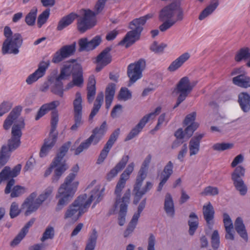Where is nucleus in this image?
Wrapping results in <instances>:
<instances>
[{"label": "nucleus", "instance_id": "7", "mask_svg": "<svg viewBox=\"0 0 250 250\" xmlns=\"http://www.w3.org/2000/svg\"><path fill=\"white\" fill-rule=\"evenodd\" d=\"M85 198H87L86 194L79 196L68 207L64 212L63 218L65 220L71 219L74 222L77 221L88 210L89 203L84 204L83 202Z\"/></svg>", "mask_w": 250, "mask_h": 250}, {"label": "nucleus", "instance_id": "1", "mask_svg": "<svg viewBox=\"0 0 250 250\" xmlns=\"http://www.w3.org/2000/svg\"><path fill=\"white\" fill-rule=\"evenodd\" d=\"M79 170V165L76 164L71 169L72 172L66 177L64 182L59 188L56 195V198L59 199L55 208L56 212L61 211L74 197L79 184L78 181H74Z\"/></svg>", "mask_w": 250, "mask_h": 250}, {"label": "nucleus", "instance_id": "22", "mask_svg": "<svg viewBox=\"0 0 250 250\" xmlns=\"http://www.w3.org/2000/svg\"><path fill=\"white\" fill-rule=\"evenodd\" d=\"M129 159V157L128 155L124 156L121 160L106 174L107 180L110 181L114 177L116 176L118 173L125 167L128 162Z\"/></svg>", "mask_w": 250, "mask_h": 250}, {"label": "nucleus", "instance_id": "52", "mask_svg": "<svg viewBox=\"0 0 250 250\" xmlns=\"http://www.w3.org/2000/svg\"><path fill=\"white\" fill-rule=\"evenodd\" d=\"M219 194V190L217 187L208 186L206 187L204 190L200 193L202 196H215Z\"/></svg>", "mask_w": 250, "mask_h": 250}, {"label": "nucleus", "instance_id": "3", "mask_svg": "<svg viewBox=\"0 0 250 250\" xmlns=\"http://www.w3.org/2000/svg\"><path fill=\"white\" fill-rule=\"evenodd\" d=\"M71 144V142L68 141L60 147L59 151L51 162L50 167L45 171L44 176L46 177L51 174L52 169L55 168L52 178L53 183L58 182L63 174L69 168L64 157L67 152Z\"/></svg>", "mask_w": 250, "mask_h": 250}, {"label": "nucleus", "instance_id": "49", "mask_svg": "<svg viewBox=\"0 0 250 250\" xmlns=\"http://www.w3.org/2000/svg\"><path fill=\"white\" fill-rule=\"evenodd\" d=\"M50 9H46L39 16L37 23L39 28H41L46 22L50 15Z\"/></svg>", "mask_w": 250, "mask_h": 250}, {"label": "nucleus", "instance_id": "5", "mask_svg": "<svg viewBox=\"0 0 250 250\" xmlns=\"http://www.w3.org/2000/svg\"><path fill=\"white\" fill-rule=\"evenodd\" d=\"M106 0H98L94 10L87 9L84 10L83 16L79 18L77 22L78 30L81 33H84L94 27L96 24V16L104 9Z\"/></svg>", "mask_w": 250, "mask_h": 250}, {"label": "nucleus", "instance_id": "26", "mask_svg": "<svg viewBox=\"0 0 250 250\" xmlns=\"http://www.w3.org/2000/svg\"><path fill=\"white\" fill-rule=\"evenodd\" d=\"M57 140V138H56L55 135H51V136H49V137L44 140V144L42 146L40 153V155L41 157H43L47 154L48 152L55 145Z\"/></svg>", "mask_w": 250, "mask_h": 250}, {"label": "nucleus", "instance_id": "50", "mask_svg": "<svg viewBox=\"0 0 250 250\" xmlns=\"http://www.w3.org/2000/svg\"><path fill=\"white\" fill-rule=\"evenodd\" d=\"M167 44L162 43L158 44L156 41L153 42L150 46V49L151 51L156 54L162 53L163 52L164 49L167 47Z\"/></svg>", "mask_w": 250, "mask_h": 250}, {"label": "nucleus", "instance_id": "62", "mask_svg": "<svg viewBox=\"0 0 250 250\" xmlns=\"http://www.w3.org/2000/svg\"><path fill=\"white\" fill-rule=\"evenodd\" d=\"M163 21L164 22L160 25L159 29L161 32H165L175 24L177 21L166 20Z\"/></svg>", "mask_w": 250, "mask_h": 250}, {"label": "nucleus", "instance_id": "31", "mask_svg": "<svg viewBox=\"0 0 250 250\" xmlns=\"http://www.w3.org/2000/svg\"><path fill=\"white\" fill-rule=\"evenodd\" d=\"M111 46L105 48L97 57L96 62H102L104 65L110 63L112 61V56L110 52L112 50Z\"/></svg>", "mask_w": 250, "mask_h": 250}, {"label": "nucleus", "instance_id": "63", "mask_svg": "<svg viewBox=\"0 0 250 250\" xmlns=\"http://www.w3.org/2000/svg\"><path fill=\"white\" fill-rule=\"evenodd\" d=\"M74 124L70 128L72 131H76L78 128L83 124L82 115H74Z\"/></svg>", "mask_w": 250, "mask_h": 250}, {"label": "nucleus", "instance_id": "56", "mask_svg": "<svg viewBox=\"0 0 250 250\" xmlns=\"http://www.w3.org/2000/svg\"><path fill=\"white\" fill-rule=\"evenodd\" d=\"M233 144L232 143H216L212 146L214 150L222 151L232 148Z\"/></svg>", "mask_w": 250, "mask_h": 250}, {"label": "nucleus", "instance_id": "59", "mask_svg": "<svg viewBox=\"0 0 250 250\" xmlns=\"http://www.w3.org/2000/svg\"><path fill=\"white\" fill-rule=\"evenodd\" d=\"M21 212H23L21 210V207L19 209L18 205L16 202H13L10 206V216L11 218H14L17 217Z\"/></svg>", "mask_w": 250, "mask_h": 250}, {"label": "nucleus", "instance_id": "33", "mask_svg": "<svg viewBox=\"0 0 250 250\" xmlns=\"http://www.w3.org/2000/svg\"><path fill=\"white\" fill-rule=\"evenodd\" d=\"M190 55L188 52L184 53L174 61L168 67L170 71H174L181 66L189 58Z\"/></svg>", "mask_w": 250, "mask_h": 250}, {"label": "nucleus", "instance_id": "34", "mask_svg": "<svg viewBox=\"0 0 250 250\" xmlns=\"http://www.w3.org/2000/svg\"><path fill=\"white\" fill-rule=\"evenodd\" d=\"M234 228L239 235L245 241H248V236L242 219L238 217L234 222Z\"/></svg>", "mask_w": 250, "mask_h": 250}, {"label": "nucleus", "instance_id": "64", "mask_svg": "<svg viewBox=\"0 0 250 250\" xmlns=\"http://www.w3.org/2000/svg\"><path fill=\"white\" fill-rule=\"evenodd\" d=\"M102 42V38L100 36H96L91 40L89 41V45H90L91 50L94 49L99 46Z\"/></svg>", "mask_w": 250, "mask_h": 250}, {"label": "nucleus", "instance_id": "35", "mask_svg": "<svg viewBox=\"0 0 250 250\" xmlns=\"http://www.w3.org/2000/svg\"><path fill=\"white\" fill-rule=\"evenodd\" d=\"M104 93L101 92L99 93L96 97L95 101L94 102L93 107L89 116V120H92L94 117L98 112L104 102Z\"/></svg>", "mask_w": 250, "mask_h": 250}, {"label": "nucleus", "instance_id": "12", "mask_svg": "<svg viewBox=\"0 0 250 250\" xmlns=\"http://www.w3.org/2000/svg\"><path fill=\"white\" fill-rule=\"evenodd\" d=\"M23 42V39L20 33H15L8 40H5L2 43L1 52L4 55L7 53L18 54L19 48L21 47Z\"/></svg>", "mask_w": 250, "mask_h": 250}, {"label": "nucleus", "instance_id": "16", "mask_svg": "<svg viewBox=\"0 0 250 250\" xmlns=\"http://www.w3.org/2000/svg\"><path fill=\"white\" fill-rule=\"evenodd\" d=\"M196 84V82L190 83L188 77H184L179 81L176 87L174 89L173 93L186 98Z\"/></svg>", "mask_w": 250, "mask_h": 250}, {"label": "nucleus", "instance_id": "8", "mask_svg": "<svg viewBox=\"0 0 250 250\" xmlns=\"http://www.w3.org/2000/svg\"><path fill=\"white\" fill-rule=\"evenodd\" d=\"M159 20L161 21L165 20H174L181 21L184 18V12L181 7V2L175 0L163 7L160 11Z\"/></svg>", "mask_w": 250, "mask_h": 250}, {"label": "nucleus", "instance_id": "19", "mask_svg": "<svg viewBox=\"0 0 250 250\" xmlns=\"http://www.w3.org/2000/svg\"><path fill=\"white\" fill-rule=\"evenodd\" d=\"M65 69H61L60 75L54 79L50 80V89L51 92L55 95L62 97L63 95V84L62 81L63 78L67 75L69 72Z\"/></svg>", "mask_w": 250, "mask_h": 250}, {"label": "nucleus", "instance_id": "2", "mask_svg": "<svg viewBox=\"0 0 250 250\" xmlns=\"http://www.w3.org/2000/svg\"><path fill=\"white\" fill-rule=\"evenodd\" d=\"M21 168V164H18L11 169L9 167L6 166L0 172V184L2 181L9 179L8 181L4 190L5 194L11 193L10 196L12 198L19 197L26 192V188L21 186H16L11 190L12 187L15 183V180L13 178L17 177L20 173Z\"/></svg>", "mask_w": 250, "mask_h": 250}, {"label": "nucleus", "instance_id": "15", "mask_svg": "<svg viewBox=\"0 0 250 250\" xmlns=\"http://www.w3.org/2000/svg\"><path fill=\"white\" fill-rule=\"evenodd\" d=\"M37 194L36 192L31 193L24 201L21 205V210L24 215L27 216L36 212L42 205L39 200L36 198Z\"/></svg>", "mask_w": 250, "mask_h": 250}, {"label": "nucleus", "instance_id": "48", "mask_svg": "<svg viewBox=\"0 0 250 250\" xmlns=\"http://www.w3.org/2000/svg\"><path fill=\"white\" fill-rule=\"evenodd\" d=\"M54 190V187L50 186L48 187L37 199L42 205L43 202L48 199L51 195Z\"/></svg>", "mask_w": 250, "mask_h": 250}, {"label": "nucleus", "instance_id": "10", "mask_svg": "<svg viewBox=\"0 0 250 250\" xmlns=\"http://www.w3.org/2000/svg\"><path fill=\"white\" fill-rule=\"evenodd\" d=\"M106 130V122L104 121L100 127H96L92 130V134L88 139L81 143L76 149L75 155H78L83 150L88 149L92 143L94 145H97L102 139Z\"/></svg>", "mask_w": 250, "mask_h": 250}, {"label": "nucleus", "instance_id": "27", "mask_svg": "<svg viewBox=\"0 0 250 250\" xmlns=\"http://www.w3.org/2000/svg\"><path fill=\"white\" fill-rule=\"evenodd\" d=\"M164 209L167 215L173 218L175 215V208L171 194L167 193L165 196Z\"/></svg>", "mask_w": 250, "mask_h": 250}, {"label": "nucleus", "instance_id": "9", "mask_svg": "<svg viewBox=\"0 0 250 250\" xmlns=\"http://www.w3.org/2000/svg\"><path fill=\"white\" fill-rule=\"evenodd\" d=\"M25 127V123L22 118H20L18 123L15 124L11 130V137L7 141V146L3 145L2 150L10 154L11 152L17 149L21 145V138L22 136L21 130Z\"/></svg>", "mask_w": 250, "mask_h": 250}, {"label": "nucleus", "instance_id": "18", "mask_svg": "<svg viewBox=\"0 0 250 250\" xmlns=\"http://www.w3.org/2000/svg\"><path fill=\"white\" fill-rule=\"evenodd\" d=\"M130 196L131 190L130 189H127L122 198L121 204L118 205L119 208L118 224L121 226L124 225L125 223V216L128 205L130 202Z\"/></svg>", "mask_w": 250, "mask_h": 250}, {"label": "nucleus", "instance_id": "57", "mask_svg": "<svg viewBox=\"0 0 250 250\" xmlns=\"http://www.w3.org/2000/svg\"><path fill=\"white\" fill-rule=\"evenodd\" d=\"M138 221V220L136 219L134 220V218H132L126 229L124 232V235L125 237H128L133 231L134 229L136 228Z\"/></svg>", "mask_w": 250, "mask_h": 250}, {"label": "nucleus", "instance_id": "28", "mask_svg": "<svg viewBox=\"0 0 250 250\" xmlns=\"http://www.w3.org/2000/svg\"><path fill=\"white\" fill-rule=\"evenodd\" d=\"M104 191V188H102L101 190H100V187H96L91 192L90 196L89 198L86 200V198L84 199V203L86 204L89 203L88 205V208H89L92 202L96 199L94 202V205H96L97 204L99 203L102 199L103 194V192Z\"/></svg>", "mask_w": 250, "mask_h": 250}, {"label": "nucleus", "instance_id": "36", "mask_svg": "<svg viewBox=\"0 0 250 250\" xmlns=\"http://www.w3.org/2000/svg\"><path fill=\"white\" fill-rule=\"evenodd\" d=\"M115 93V84L113 83L108 84L106 88L105 93V107L109 109Z\"/></svg>", "mask_w": 250, "mask_h": 250}, {"label": "nucleus", "instance_id": "6", "mask_svg": "<svg viewBox=\"0 0 250 250\" xmlns=\"http://www.w3.org/2000/svg\"><path fill=\"white\" fill-rule=\"evenodd\" d=\"M75 60H71L70 62H66L61 68L69 72V74L63 78V80L67 79L71 75L72 77V82L69 83L66 86L67 89L72 88L73 86L81 87L84 82L82 66L79 63H75Z\"/></svg>", "mask_w": 250, "mask_h": 250}, {"label": "nucleus", "instance_id": "29", "mask_svg": "<svg viewBox=\"0 0 250 250\" xmlns=\"http://www.w3.org/2000/svg\"><path fill=\"white\" fill-rule=\"evenodd\" d=\"M238 102L244 112L250 111V95L247 92H241L238 95Z\"/></svg>", "mask_w": 250, "mask_h": 250}, {"label": "nucleus", "instance_id": "54", "mask_svg": "<svg viewBox=\"0 0 250 250\" xmlns=\"http://www.w3.org/2000/svg\"><path fill=\"white\" fill-rule=\"evenodd\" d=\"M120 128H117L116 129H115L110 135L109 139L108 140L107 142H106L105 145L111 148L117 140L120 134Z\"/></svg>", "mask_w": 250, "mask_h": 250}, {"label": "nucleus", "instance_id": "55", "mask_svg": "<svg viewBox=\"0 0 250 250\" xmlns=\"http://www.w3.org/2000/svg\"><path fill=\"white\" fill-rule=\"evenodd\" d=\"M198 126V124L196 122H193V123L188 125L184 130L186 137L188 139L191 137L193 135V132L197 129Z\"/></svg>", "mask_w": 250, "mask_h": 250}, {"label": "nucleus", "instance_id": "46", "mask_svg": "<svg viewBox=\"0 0 250 250\" xmlns=\"http://www.w3.org/2000/svg\"><path fill=\"white\" fill-rule=\"evenodd\" d=\"M151 160V156L149 154L145 158L138 172L137 176H147L148 167Z\"/></svg>", "mask_w": 250, "mask_h": 250}, {"label": "nucleus", "instance_id": "61", "mask_svg": "<svg viewBox=\"0 0 250 250\" xmlns=\"http://www.w3.org/2000/svg\"><path fill=\"white\" fill-rule=\"evenodd\" d=\"M193 216L194 217L195 219V222L188 221V225L189 226L188 233L191 236L193 235L199 225L198 217L195 216Z\"/></svg>", "mask_w": 250, "mask_h": 250}, {"label": "nucleus", "instance_id": "11", "mask_svg": "<svg viewBox=\"0 0 250 250\" xmlns=\"http://www.w3.org/2000/svg\"><path fill=\"white\" fill-rule=\"evenodd\" d=\"M245 169L242 166L237 167L231 174V179L235 189L241 196H245L248 188L243 178L245 176Z\"/></svg>", "mask_w": 250, "mask_h": 250}, {"label": "nucleus", "instance_id": "24", "mask_svg": "<svg viewBox=\"0 0 250 250\" xmlns=\"http://www.w3.org/2000/svg\"><path fill=\"white\" fill-rule=\"evenodd\" d=\"M147 123V116L143 117L137 125L127 134L125 141L130 140L137 136Z\"/></svg>", "mask_w": 250, "mask_h": 250}, {"label": "nucleus", "instance_id": "45", "mask_svg": "<svg viewBox=\"0 0 250 250\" xmlns=\"http://www.w3.org/2000/svg\"><path fill=\"white\" fill-rule=\"evenodd\" d=\"M37 11V8L36 7H34L26 16L25 21L28 25L33 26L35 24Z\"/></svg>", "mask_w": 250, "mask_h": 250}, {"label": "nucleus", "instance_id": "30", "mask_svg": "<svg viewBox=\"0 0 250 250\" xmlns=\"http://www.w3.org/2000/svg\"><path fill=\"white\" fill-rule=\"evenodd\" d=\"M59 105L60 102L58 101H54L49 103L43 104L38 111L37 114L35 117V120H38L49 111L51 110H53Z\"/></svg>", "mask_w": 250, "mask_h": 250}, {"label": "nucleus", "instance_id": "25", "mask_svg": "<svg viewBox=\"0 0 250 250\" xmlns=\"http://www.w3.org/2000/svg\"><path fill=\"white\" fill-rule=\"evenodd\" d=\"M204 136V134H200L192 137L189 143V155L190 156L195 155L199 151L201 140Z\"/></svg>", "mask_w": 250, "mask_h": 250}, {"label": "nucleus", "instance_id": "4", "mask_svg": "<svg viewBox=\"0 0 250 250\" xmlns=\"http://www.w3.org/2000/svg\"><path fill=\"white\" fill-rule=\"evenodd\" d=\"M152 17V14H148L139 18L134 19L129 24V27L132 30L127 33L124 39L119 42L118 45H123L126 43L125 47L128 48L134 44L140 39L141 33L143 30V26L146 21Z\"/></svg>", "mask_w": 250, "mask_h": 250}, {"label": "nucleus", "instance_id": "41", "mask_svg": "<svg viewBox=\"0 0 250 250\" xmlns=\"http://www.w3.org/2000/svg\"><path fill=\"white\" fill-rule=\"evenodd\" d=\"M59 122V114L56 110H53L51 112V130L50 131L49 135L51 136L55 135L56 138H58V133L56 131V128Z\"/></svg>", "mask_w": 250, "mask_h": 250}, {"label": "nucleus", "instance_id": "14", "mask_svg": "<svg viewBox=\"0 0 250 250\" xmlns=\"http://www.w3.org/2000/svg\"><path fill=\"white\" fill-rule=\"evenodd\" d=\"M146 176H137L133 187V192L134 194L133 204L137 205L143 196L148 192L153 187V184L149 181L146 182L145 186L141 189L144 180Z\"/></svg>", "mask_w": 250, "mask_h": 250}, {"label": "nucleus", "instance_id": "40", "mask_svg": "<svg viewBox=\"0 0 250 250\" xmlns=\"http://www.w3.org/2000/svg\"><path fill=\"white\" fill-rule=\"evenodd\" d=\"M82 97L80 92H77L75 94V99L73 101L74 115H82Z\"/></svg>", "mask_w": 250, "mask_h": 250}, {"label": "nucleus", "instance_id": "42", "mask_svg": "<svg viewBox=\"0 0 250 250\" xmlns=\"http://www.w3.org/2000/svg\"><path fill=\"white\" fill-rule=\"evenodd\" d=\"M250 58V49L248 47H244L240 49L236 53L235 60L240 62L243 60Z\"/></svg>", "mask_w": 250, "mask_h": 250}, {"label": "nucleus", "instance_id": "51", "mask_svg": "<svg viewBox=\"0 0 250 250\" xmlns=\"http://www.w3.org/2000/svg\"><path fill=\"white\" fill-rule=\"evenodd\" d=\"M131 97V92L127 88L122 87L121 88L118 95V98L119 100L125 101L130 99Z\"/></svg>", "mask_w": 250, "mask_h": 250}, {"label": "nucleus", "instance_id": "17", "mask_svg": "<svg viewBox=\"0 0 250 250\" xmlns=\"http://www.w3.org/2000/svg\"><path fill=\"white\" fill-rule=\"evenodd\" d=\"M76 42L70 45H66L62 46L53 55L52 62L54 63H59L66 58L73 55L76 51Z\"/></svg>", "mask_w": 250, "mask_h": 250}, {"label": "nucleus", "instance_id": "32", "mask_svg": "<svg viewBox=\"0 0 250 250\" xmlns=\"http://www.w3.org/2000/svg\"><path fill=\"white\" fill-rule=\"evenodd\" d=\"M232 82L235 85L240 87L247 88L250 87V77L245 73L233 77Z\"/></svg>", "mask_w": 250, "mask_h": 250}, {"label": "nucleus", "instance_id": "53", "mask_svg": "<svg viewBox=\"0 0 250 250\" xmlns=\"http://www.w3.org/2000/svg\"><path fill=\"white\" fill-rule=\"evenodd\" d=\"M211 243L212 248L214 250H217L220 245V237L218 230L213 231L211 236Z\"/></svg>", "mask_w": 250, "mask_h": 250}, {"label": "nucleus", "instance_id": "20", "mask_svg": "<svg viewBox=\"0 0 250 250\" xmlns=\"http://www.w3.org/2000/svg\"><path fill=\"white\" fill-rule=\"evenodd\" d=\"M49 65V60L41 61L38 65V69L33 74L28 77L26 82L28 84H31L37 81L39 79L45 75V72Z\"/></svg>", "mask_w": 250, "mask_h": 250}, {"label": "nucleus", "instance_id": "39", "mask_svg": "<svg viewBox=\"0 0 250 250\" xmlns=\"http://www.w3.org/2000/svg\"><path fill=\"white\" fill-rule=\"evenodd\" d=\"M219 5L218 0H211L210 4L204 9L199 16V19L202 20L211 14Z\"/></svg>", "mask_w": 250, "mask_h": 250}, {"label": "nucleus", "instance_id": "43", "mask_svg": "<svg viewBox=\"0 0 250 250\" xmlns=\"http://www.w3.org/2000/svg\"><path fill=\"white\" fill-rule=\"evenodd\" d=\"M97 238V232L95 229H93L92 233L90 235L87 240L85 250H94L96 245Z\"/></svg>", "mask_w": 250, "mask_h": 250}, {"label": "nucleus", "instance_id": "60", "mask_svg": "<svg viewBox=\"0 0 250 250\" xmlns=\"http://www.w3.org/2000/svg\"><path fill=\"white\" fill-rule=\"evenodd\" d=\"M111 148L109 147V146L104 145L103 149L101 151L99 157L97 159V164H100L104 161Z\"/></svg>", "mask_w": 250, "mask_h": 250}, {"label": "nucleus", "instance_id": "58", "mask_svg": "<svg viewBox=\"0 0 250 250\" xmlns=\"http://www.w3.org/2000/svg\"><path fill=\"white\" fill-rule=\"evenodd\" d=\"M78 44L80 47L79 49V51L80 52L83 51H91L90 45H89V41L86 38H83L80 39Z\"/></svg>", "mask_w": 250, "mask_h": 250}, {"label": "nucleus", "instance_id": "38", "mask_svg": "<svg viewBox=\"0 0 250 250\" xmlns=\"http://www.w3.org/2000/svg\"><path fill=\"white\" fill-rule=\"evenodd\" d=\"M203 215L205 220L208 225H212V220L214 218V210L213 206L210 204L203 206Z\"/></svg>", "mask_w": 250, "mask_h": 250}, {"label": "nucleus", "instance_id": "47", "mask_svg": "<svg viewBox=\"0 0 250 250\" xmlns=\"http://www.w3.org/2000/svg\"><path fill=\"white\" fill-rule=\"evenodd\" d=\"M54 236L55 230L54 228L49 226L45 229L40 240L42 242H43L47 239H53Z\"/></svg>", "mask_w": 250, "mask_h": 250}, {"label": "nucleus", "instance_id": "23", "mask_svg": "<svg viewBox=\"0 0 250 250\" xmlns=\"http://www.w3.org/2000/svg\"><path fill=\"white\" fill-rule=\"evenodd\" d=\"M21 111L20 106H17L12 109L4 122L3 126L5 130H8L10 128L14 122L20 115Z\"/></svg>", "mask_w": 250, "mask_h": 250}, {"label": "nucleus", "instance_id": "13", "mask_svg": "<svg viewBox=\"0 0 250 250\" xmlns=\"http://www.w3.org/2000/svg\"><path fill=\"white\" fill-rule=\"evenodd\" d=\"M146 65V61L143 59H140L128 66L127 74L130 79L128 86H130L142 78V72L145 69Z\"/></svg>", "mask_w": 250, "mask_h": 250}, {"label": "nucleus", "instance_id": "21", "mask_svg": "<svg viewBox=\"0 0 250 250\" xmlns=\"http://www.w3.org/2000/svg\"><path fill=\"white\" fill-rule=\"evenodd\" d=\"M173 164L171 161H169L164 167L160 174V182L159 184L157 191H161L164 185L169 179L173 173Z\"/></svg>", "mask_w": 250, "mask_h": 250}, {"label": "nucleus", "instance_id": "44", "mask_svg": "<svg viewBox=\"0 0 250 250\" xmlns=\"http://www.w3.org/2000/svg\"><path fill=\"white\" fill-rule=\"evenodd\" d=\"M125 183L119 180L115 190V194L116 196L114 207L117 208L119 204H121L122 198H121V192L125 187Z\"/></svg>", "mask_w": 250, "mask_h": 250}, {"label": "nucleus", "instance_id": "37", "mask_svg": "<svg viewBox=\"0 0 250 250\" xmlns=\"http://www.w3.org/2000/svg\"><path fill=\"white\" fill-rule=\"evenodd\" d=\"M77 17V14L71 13L68 15L63 17L59 21L57 26V30L61 31L70 25Z\"/></svg>", "mask_w": 250, "mask_h": 250}]
</instances>
